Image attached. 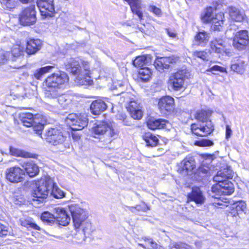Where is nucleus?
Here are the masks:
<instances>
[{"label": "nucleus", "instance_id": "obj_33", "mask_svg": "<svg viewBox=\"0 0 249 249\" xmlns=\"http://www.w3.org/2000/svg\"><path fill=\"white\" fill-rule=\"evenodd\" d=\"M50 187V194L54 198L60 199L65 197V193L60 190L53 180V184Z\"/></svg>", "mask_w": 249, "mask_h": 249}, {"label": "nucleus", "instance_id": "obj_24", "mask_svg": "<svg viewBox=\"0 0 249 249\" xmlns=\"http://www.w3.org/2000/svg\"><path fill=\"white\" fill-rule=\"evenodd\" d=\"M22 167L26 174L31 178L38 175L39 172L38 166L33 161L25 162L22 165Z\"/></svg>", "mask_w": 249, "mask_h": 249}, {"label": "nucleus", "instance_id": "obj_50", "mask_svg": "<svg viewBox=\"0 0 249 249\" xmlns=\"http://www.w3.org/2000/svg\"><path fill=\"white\" fill-rule=\"evenodd\" d=\"M134 209H136L138 211L146 212L150 209L145 203L143 202L141 204L137 205L135 207H131L129 209L132 212H134Z\"/></svg>", "mask_w": 249, "mask_h": 249}, {"label": "nucleus", "instance_id": "obj_2", "mask_svg": "<svg viewBox=\"0 0 249 249\" xmlns=\"http://www.w3.org/2000/svg\"><path fill=\"white\" fill-rule=\"evenodd\" d=\"M71 213L74 226L76 229H79L83 233L81 238L76 241L77 243H81L85 241L87 235H89L93 231L90 221L87 219V212L78 205H71L70 207Z\"/></svg>", "mask_w": 249, "mask_h": 249}, {"label": "nucleus", "instance_id": "obj_36", "mask_svg": "<svg viewBox=\"0 0 249 249\" xmlns=\"http://www.w3.org/2000/svg\"><path fill=\"white\" fill-rule=\"evenodd\" d=\"M130 7L132 13L136 15L140 20L142 19L143 17V13L142 12L141 0H140L136 3L131 4Z\"/></svg>", "mask_w": 249, "mask_h": 249}, {"label": "nucleus", "instance_id": "obj_47", "mask_svg": "<svg viewBox=\"0 0 249 249\" xmlns=\"http://www.w3.org/2000/svg\"><path fill=\"white\" fill-rule=\"evenodd\" d=\"M128 111L131 117L134 119L140 120L142 118L143 115L141 108H136L134 109L133 111H132V110Z\"/></svg>", "mask_w": 249, "mask_h": 249}, {"label": "nucleus", "instance_id": "obj_4", "mask_svg": "<svg viewBox=\"0 0 249 249\" xmlns=\"http://www.w3.org/2000/svg\"><path fill=\"white\" fill-rule=\"evenodd\" d=\"M92 130L95 134L103 136L105 139L103 142L106 144L110 143L118 135V131L112 123L103 122L94 127Z\"/></svg>", "mask_w": 249, "mask_h": 249}, {"label": "nucleus", "instance_id": "obj_1", "mask_svg": "<svg viewBox=\"0 0 249 249\" xmlns=\"http://www.w3.org/2000/svg\"><path fill=\"white\" fill-rule=\"evenodd\" d=\"M65 67L68 71L76 76L75 82L77 84L87 85L91 84L90 71L88 62H79L73 58H70L65 61Z\"/></svg>", "mask_w": 249, "mask_h": 249}, {"label": "nucleus", "instance_id": "obj_3", "mask_svg": "<svg viewBox=\"0 0 249 249\" xmlns=\"http://www.w3.org/2000/svg\"><path fill=\"white\" fill-rule=\"evenodd\" d=\"M69 81L68 75L64 71L53 73L45 80V91L60 90L68 84Z\"/></svg>", "mask_w": 249, "mask_h": 249}, {"label": "nucleus", "instance_id": "obj_51", "mask_svg": "<svg viewBox=\"0 0 249 249\" xmlns=\"http://www.w3.org/2000/svg\"><path fill=\"white\" fill-rule=\"evenodd\" d=\"M31 126L33 127L34 131L38 135H41L42 134V131L44 128V125L42 124L39 122H37L36 121V123L34 124L33 125Z\"/></svg>", "mask_w": 249, "mask_h": 249}, {"label": "nucleus", "instance_id": "obj_52", "mask_svg": "<svg viewBox=\"0 0 249 249\" xmlns=\"http://www.w3.org/2000/svg\"><path fill=\"white\" fill-rule=\"evenodd\" d=\"M143 240L145 241H147L150 245L151 248L150 249H163V248L161 246L158 245L153 241V239L151 238L144 237Z\"/></svg>", "mask_w": 249, "mask_h": 249}, {"label": "nucleus", "instance_id": "obj_41", "mask_svg": "<svg viewBox=\"0 0 249 249\" xmlns=\"http://www.w3.org/2000/svg\"><path fill=\"white\" fill-rule=\"evenodd\" d=\"M193 56L195 59L199 58L203 61H208L209 52L206 51H194L193 52Z\"/></svg>", "mask_w": 249, "mask_h": 249}, {"label": "nucleus", "instance_id": "obj_64", "mask_svg": "<svg viewBox=\"0 0 249 249\" xmlns=\"http://www.w3.org/2000/svg\"><path fill=\"white\" fill-rule=\"evenodd\" d=\"M238 29L237 25H235L234 23H231L230 25L229 30H236Z\"/></svg>", "mask_w": 249, "mask_h": 249}, {"label": "nucleus", "instance_id": "obj_40", "mask_svg": "<svg viewBox=\"0 0 249 249\" xmlns=\"http://www.w3.org/2000/svg\"><path fill=\"white\" fill-rule=\"evenodd\" d=\"M151 75L150 69L148 68H141L139 71V77L144 82L147 81Z\"/></svg>", "mask_w": 249, "mask_h": 249}, {"label": "nucleus", "instance_id": "obj_25", "mask_svg": "<svg viewBox=\"0 0 249 249\" xmlns=\"http://www.w3.org/2000/svg\"><path fill=\"white\" fill-rule=\"evenodd\" d=\"M42 45V41L40 39H30L27 43V53L29 54L35 53L40 49Z\"/></svg>", "mask_w": 249, "mask_h": 249}, {"label": "nucleus", "instance_id": "obj_38", "mask_svg": "<svg viewBox=\"0 0 249 249\" xmlns=\"http://www.w3.org/2000/svg\"><path fill=\"white\" fill-rule=\"evenodd\" d=\"M10 152L12 155L16 157H20L25 158L31 157V154L30 153L13 147H10Z\"/></svg>", "mask_w": 249, "mask_h": 249}, {"label": "nucleus", "instance_id": "obj_56", "mask_svg": "<svg viewBox=\"0 0 249 249\" xmlns=\"http://www.w3.org/2000/svg\"><path fill=\"white\" fill-rule=\"evenodd\" d=\"M219 171H221V172L224 173L223 174L226 175L227 174V173H229V172H228V171H231V178H232L233 177L234 172L231 169V166H229L228 165H226L222 167Z\"/></svg>", "mask_w": 249, "mask_h": 249}, {"label": "nucleus", "instance_id": "obj_60", "mask_svg": "<svg viewBox=\"0 0 249 249\" xmlns=\"http://www.w3.org/2000/svg\"><path fill=\"white\" fill-rule=\"evenodd\" d=\"M117 116L118 119L122 120V121L125 119V118L126 117L125 114L123 113H118Z\"/></svg>", "mask_w": 249, "mask_h": 249}, {"label": "nucleus", "instance_id": "obj_26", "mask_svg": "<svg viewBox=\"0 0 249 249\" xmlns=\"http://www.w3.org/2000/svg\"><path fill=\"white\" fill-rule=\"evenodd\" d=\"M168 123V122L166 120L151 118L147 121V125L149 129L155 130L165 127Z\"/></svg>", "mask_w": 249, "mask_h": 249}, {"label": "nucleus", "instance_id": "obj_55", "mask_svg": "<svg viewBox=\"0 0 249 249\" xmlns=\"http://www.w3.org/2000/svg\"><path fill=\"white\" fill-rule=\"evenodd\" d=\"M149 10L153 13L155 15L157 16H161V15H162V12H161V10L156 7L155 6H154V5H151L149 6Z\"/></svg>", "mask_w": 249, "mask_h": 249}, {"label": "nucleus", "instance_id": "obj_14", "mask_svg": "<svg viewBox=\"0 0 249 249\" xmlns=\"http://www.w3.org/2000/svg\"><path fill=\"white\" fill-rule=\"evenodd\" d=\"M185 79V72L183 71H178L170 76L168 85L174 90H180L184 88Z\"/></svg>", "mask_w": 249, "mask_h": 249}, {"label": "nucleus", "instance_id": "obj_39", "mask_svg": "<svg viewBox=\"0 0 249 249\" xmlns=\"http://www.w3.org/2000/svg\"><path fill=\"white\" fill-rule=\"evenodd\" d=\"M53 68V66H47L36 70L34 72V76L36 79L39 80L43 75L49 72Z\"/></svg>", "mask_w": 249, "mask_h": 249}, {"label": "nucleus", "instance_id": "obj_11", "mask_svg": "<svg viewBox=\"0 0 249 249\" xmlns=\"http://www.w3.org/2000/svg\"><path fill=\"white\" fill-rule=\"evenodd\" d=\"M193 134L200 137H206L211 134L214 130V125L212 121L206 123H194L191 126Z\"/></svg>", "mask_w": 249, "mask_h": 249}, {"label": "nucleus", "instance_id": "obj_17", "mask_svg": "<svg viewBox=\"0 0 249 249\" xmlns=\"http://www.w3.org/2000/svg\"><path fill=\"white\" fill-rule=\"evenodd\" d=\"M248 32H236L233 39V47L239 51L245 50L249 45Z\"/></svg>", "mask_w": 249, "mask_h": 249}, {"label": "nucleus", "instance_id": "obj_13", "mask_svg": "<svg viewBox=\"0 0 249 249\" xmlns=\"http://www.w3.org/2000/svg\"><path fill=\"white\" fill-rule=\"evenodd\" d=\"M6 178L11 182L18 183L24 180V171L18 166L10 167L6 169Z\"/></svg>", "mask_w": 249, "mask_h": 249}, {"label": "nucleus", "instance_id": "obj_46", "mask_svg": "<svg viewBox=\"0 0 249 249\" xmlns=\"http://www.w3.org/2000/svg\"><path fill=\"white\" fill-rule=\"evenodd\" d=\"M206 72H211L213 74H215L216 71H219L223 73H227V70L225 68L218 66V65H214L211 67L210 68L207 69L206 71Z\"/></svg>", "mask_w": 249, "mask_h": 249}, {"label": "nucleus", "instance_id": "obj_37", "mask_svg": "<svg viewBox=\"0 0 249 249\" xmlns=\"http://www.w3.org/2000/svg\"><path fill=\"white\" fill-rule=\"evenodd\" d=\"M19 223L20 225L23 227L28 228H31L35 230H40V227L37 226L33 220L31 218H27L26 219H20L19 220Z\"/></svg>", "mask_w": 249, "mask_h": 249}, {"label": "nucleus", "instance_id": "obj_21", "mask_svg": "<svg viewBox=\"0 0 249 249\" xmlns=\"http://www.w3.org/2000/svg\"><path fill=\"white\" fill-rule=\"evenodd\" d=\"M55 213V220L58 224L62 226H67L70 222L71 218L65 209L56 208L54 209Z\"/></svg>", "mask_w": 249, "mask_h": 249}, {"label": "nucleus", "instance_id": "obj_59", "mask_svg": "<svg viewBox=\"0 0 249 249\" xmlns=\"http://www.w3.org/2000/svg\"><path fill=\"white\" fill-rule=\"evenodd\" d=\"M209 171V168L206 166H202L199 168V172L203 174H207Z\"/></svg>", "mask_w": 249, "mask_h": 249}, {"label": "nucleus", "instance_id": "obj_20", "mask_svg": "<svg viewBox=\"0 0 249 249\" xmlns=\"http://www.w3.org/2000/svg\"><path fill=\"white\" fill-rule=\"evenodd\" d=\"M178 57L174 56L165 57L157 58L154 62V65L159 71L163 70L164 69L169 68L170 64L176 63L178 61Z\"/></svg>", "mask_w": 249, "mask_h": 249}, {"label": "nucleus", "instance_id": "obj_42", "mask_svg": "<svg viewBox=\"0 0 249 249\" xmlns=\"http://www.w3.org/2000/svg\"><path fill=\"white\" fill-rule=\"evenodd\" d=\"M41 220L48 224H52L55 221V215L48 212H45L42 213Z\"/></svg>", "mask_w": 249, "mask_h": 249}, {"label": "nucleus", "instance_id": "obj_16", "mask_svg": "<svg viewBox=\"0 0 249 249\" xmlns=\"http://www.w3.org/2000/svg\"><path fill=\"white\" fill-rule=\"evenodd\" d=\"M41 16L52 17L54 12L53 0H38L36 2Z\"/></svg>", "mask_w": 249, "mask_h": 249}, {"label": "nucleus", "instance_id": "obj_30", "mask_svg": "<svg viewBox=\"0 0 249 249\" xmlns=\"http://www.w3.org/2000/svg\"><path fill=\"white\" fill-rule=\"evenodd\" d=\"M21 123L26 127H30L36 123L37 119L31 113H22L20 115Z\"/></svg>", "mask_w": 249, "mask_h": 249}, {"label": "nucleus", "instance_id": "obj_32", "mask_svg": "<svg viewBox=\"0 0 249 249\" xmlns=\"http://www.w3.org/2000/svg\"><path fill=\"white\" fill-rule=\"evenodd\" d=\"M229 173L224 175L221 171H218L215 176L213 178L214 182H217L216 184H221L222 182L228 181V179L231 178V171H228Z\"/></svg>", "mask_w": 249, "mask_h": 249}, {"label": "nucleus", "instance_id": "obj_57", "mask_svg": "<svg viewBox=\"0 0 249 249\" xmlns=\"http://www.w3.org/2000/svg\"><path fill=\"white\" fill-rule=\"evenodd\" d=\"M231 134L232 130L230 126L227 125L226 127V139L229 140L231 138Z\"/></svg>", "mask_w": 249, "mask_h": 249}, {"label": "nucleus", "instance_id": "obj_62", "mask_svg": "<svg viewBox=\"0 0 249 249\" xmlns=\"http://www.w3.org/2000/svg\"><path fill=\"white\" fill-rule=\"evenodd\" d=\"M72 139L77 141H78L80 139V136L79 134L75 133H72Z\"/></svg>", "mask_w": 249, "mask_h": 249}, {"label": "nucleus", "instance_id": "obj_8", "mask_svg": "<svg viewBox=\"0 0 249 249\" xmlns=\"http://www.w3.org/2000/svg\"><path fill=\"white\" fill-rule=\"evenodd\" d=\"M233 184L230 181L222 182L221 184L213 185L209 192V195L214 198H219L221 195H230L234 192Z\"/></svg>", "mask_w": 249, "mask_h": 249}, {"label": "nucleus", "instance_id": "obj_45", "mask_svg": "<svg viewBox=\"0 0 249 249\" xmlns=\"http://www.w3.org/2000/svg\"><path fill=\"white\" fill-rule=\"evenodd\" d=\"M0 2L4 8L12 9L16 5V0H0Z\"/></svg>", "mask_w": 249, "mask_h": 249}, {"label": "nucleus", "instance_id": "obj_34", "mask_svg": "<svg viewBox=\"0 0 249 249\" xmlns=\"http://www.w3.org/2000/svg\"><path fill=\"white\" fill-rule=\"evenodd\" d=\"M211 48L213 51L216 53H222V50H224L225 46L224 45L222 40H215L212 41L210 44Z\"/></svg>", "mask_w": 249, "mask_h": 249}, {"label": "nucleus", "instance_id": "obj_44", "mask_svg": "<svg viewBox=\"0 0 249 249\" xmlns=\"http://www.w3.org/2000/svg\"><path fill=\"white\" fill-rule=\"evenodd\" d=\"M233 206L236 208L237 212H243L246 213L247 205L245 201L243 200L237 201L233 204Z\"/></svg>", "mask_w": 249, "mask_h": 249}, {"label": "nucleus", "instance_id": "obj_12", "mask_svg": "<svg viewBox=\"0 0 249 249\" xmlns=\"http://www.w3.org/2000/svg\"><path fill=\"white\" fill-rule=\"evenodd\" d=\"M20 21L24 25H30L36 21L35 6L31 5L25 8L20 15Z\"/></svg>", "mask_w": 249, "mask_h": 249}, {"label": "nucleus", "instance_id": "obj_22", "mask_svg": "<svg viewBox=\"0 0 249 249\" xmlns=\"http://www.w3.org/2000/svg\"><path fill=\"white\" fill-rule=\"evenodd\" d=\"M188 197L191 200L198 204L204 203L205 200L202 191L198 187L193 188L192 192L188 195Z\"/></svg>", "mask_w": 249, "mask_h": 249}, {"label": "nucleus", "instance_id": "obj_28", "mask_svg": "<svg viewBox=\"0 0 249 249\" xmlns=\"http://www.w3.org/2000/svg\"><path fill=\"white\" fill-rule=\"evenodd\" d=\"M152 63V56L149 54L139 56L133 61V64L136 67L141 68Z\"/></svg>", "mask_w": 249, "mask_h": 249}, {"label": "nucleus", "instance_id": "obj_58", "mask_svg": "<svg viewBox=\"0 0 249 249\" xmlns=\"http://www.w3.org/2000/svg\"><path fill=\"white\" fill-rule=\"evenodd\" d=\"M222 53H225L228 56H231L233 55V52L231 50L225 48V47H224V50H222Z\"/></svg>", "mask_w": 249, "mask_h": 249}, {"label": "nucleus", "instance_id": "obj_29", "mask_svg": "<svg viewBox=\"0 0 249 249\" xmlns=\"http://www.w3.org/2000/svg\"><path fill=\"white\" fill-rule=\"evenodd\" d=\"M212 113L210 110H198L195 115V118L198 121L197 123H206L207 121H211L209 118Z\"/></svg>", "mask_w": 249, "mask_h": 249}, {"label": "nucleus", "instance_id": "obj_9", "mask_svg": "<svg viewBox=\"0 0 249 249\" xmlns=\"http://www.w3.org/2000/svg\"><path fill=\"white\" fill-rule=\"evenodd\" d=\"M44 94L47 100L59 104L63 108H66L71 103L69 96L62 93L60 90L45 91Z\"/></svg>", "mask_w": 249, "mask_h": 249}, {"label": "nucleus", "instance_id": "obj_61", "mask_svg": "<svg viewBox=\"0 0 249 249\" xmlns=\"http://www.w3.org/2000/svg\"><path fill=\"white\" fill-rule=\"evenodd\" d=\"M82 235H83V233H80V231L79 230L78 233L76 234L75 235V236L74 237V240L73 241V242H74L75 243H77L76 242V241H78V240L81 239Z\"/></svg>", "mask_w": 249, "mask_h": 249}, {"label": "nucleus", "instance_id": "obj_6", "mask_svg": "<svg viewBox=\"0 0 249 249\" xmlns=\"http://www.w3.org/2000/svg\"><path fill=\"white\" fill-rule=\"evenodd\" d=\"M53 184V179L50 178H47L45 179H42L36 185V188L33 194L34 201L42 202L46 198L50 192V187Z\"/></svg>", "mask_w": 249, "mask_h": 249}, {"label": "nucleus", "instance_id": "obj_48", "mask_svg": "<svg viewBox=\"0 0 249 249\" xmlns=\"http://www.w3.org/2000/svg\"><path fill=\"white\" fill-rule=\"evenodd\" d=\"M125 102H128L129 104L128 106L127 107V108L128 111L132 110L133 111L134 109H138V108H141L140 104H138L134 100H131L130 101L127 100V98L125 99Z\"/></svg>", "mask_w": 249, "mask_h": 249}, {"label": "nucleus", "instance_id": "obj_35", "mask_svg": "<svg viewBox=\"0 0 249 249\" xmlns=\"http://www.w3.org/2000/svg\"><path fill=\"white\" fill-rule=\"evenodd\" d=\"M143 138L146 143L147 145L149 146H156L159 142L158 138L155 136L150 133H146L143 136Z\"/></svg>", "mask_w": 249, "mask_h": 249}, {"label": "nucleus", "instance_id": "obj_43", "mask_svg": "<svg viewBox=\"0 0 249 249\" xmlns=\"http://www.w3.org/2000/svg\"><path fill=\"white\" fill-rule=\"evenodd\" d=\"M24 48L23 46L19 45H15L12 49V53L15 57H18L21 55L23 52Z\"/></svg>", "mask_w": 249, "mask_h": 249}, {"label": "nucleus", "instance_id": "obj_7", "mask_svg": "<svg viewBox=\"0 0 249 249\" xmlns=\"http://www.w3.org/2000/svg\"><path fill=\"white\" fill-rule=\"evenodd\" d=\"M44 139L50 144L56 146L61 145L65 141L66 137L60 128H50L45 131Z\"/></svg>", "mask_w": 249, "mask_h": 249}, {"label": "nucleus", "instance_id": "obj_63", "mask_svg": "<svg viewBox=\"0 0 249 249\" xmlns=\"http://www.w3.org/2000/svg\"><path fill=\"white\" fill-rule=\"evenodd\" d=\"M124 124L125 125H128V126H130L131 125V121L129 120V119L128 118H127V117L125 118V119H124L123 121Z\"/></svg>", "mask_w": 249, "mask_h": 249}, {"label": "nucleus", "instance_id": "obj_53", "mask_svg": "<svg viewBox=\"0 0 249 249\" xmlns=\"http://www.w3.org/2000/svg\"><path fill=\"white\" fill-rule=\"evenodd\" d=\"M171 249H192L191 247L183 243H175Z\"/></svg>", "mask_w": 249, "mask_h": 249}, {"label": "nucleus", "instance_id": "obj_19", "mask_svg": "<svg viewBox=\"0 0 249 249\" xmlns=\"http://www.w3.org/2000/svg\"><path fill=\"white\" fill-rule=\"evenodd\" d=\"M247 66L248 63L241 57H234L231 61V70L238 74H243L246 71Z\"/></svg>", "mask_w": 249, "mask_h": 249}, {"label": "nucleus", "instance_id": "obj_49", "mask_svg": "<svg viewBox=\"0 0 249 249\" xmlns=\"http://www.w3.org/2000/svg\"><path fill=\"white\" fill-rule=\"evenodd\" d=\"M195 145L199 146H210L213 145V142L207 139H202L200 141H197L195 142Z\"/></svg>", "mask_w": 249, "mask_h": 249}, {"label": "nucleus", "instance_id": "obj_23", "mask_svg": "<svg viewBox=\"0 0 249 249\" xmlns=\"http://www.w3.org/2000/svg\"><path fill=\"white\" fill-rule=\"evenodd\" d=\"M107 107V105L104 101L101 100H95L90 105V110L92 114L98 115L105 111Z\"/></svg>", "mask_w": 249, "mask_h": 249}, {"label": "nucleus", "instance_id": "obj_27", "mask_svg": "<svg viewBox=\"0 0 249 249\" xmlns=\"http://www.w3.org/2000/svg\"><path fill=\"white\" fill-rule=\"evenodd\" d=\"M229 13L230 18L233 21L241 22L244 19L245 16L244 12L236 7H230L229 8Z\"/></svg>", "mask_w": 249, "mask_h": 249}, {"label": "nucleus", "instance_id": "obj_5", "mask_svg": "<svg viewBox=\"0 0 249 249\" xmlns=\"http://www.w3.org/2000/svg\"><path fill=\"white\" fill-rule=\"evenodd\" d=\"M215 11L211 7L207 8L201 15V18L204 23H212V28L214 31H219L223 24L224 14L222 12L216 14Z\"/></svg>", "mask_w": 249, "mask_h": 249}, {"label": "nucleus", "instance_id": "obj_31", "mask_svg": "<svg viewBox=\"0 0 249 249\" xmlns=\"http://www.w3.org/2000/svg\"><path fill=\"white\" fill-rule=\"evenodd\" d=\"M210 38L209 34L207 32H198L195 37V42L197 45L204 46Z\"/></svg>", "mask_w": 249, "mask_h": 249}, {"label": "nucleus", "instance_id": "obj_54", "mask_svg": "<svg viewBox=\"0 0 249 249\" xmlns=\"http://www.w3.org/2000/svg\"><path fill=\"white\" fill-rule=\"evenodd\" d=\"M10 233L9 228L0 223V236H6Z\"/></svg>", "mask_w": 249, "mask_h": 249}, {"label": "nucleus", "instance_id": "obj_10", "mask_svg": "<svg viewBox=\"0 0 249 249\" xmlns=\"http://www.w3.org/2000/svg\"><path fill=\"white\" fill-rule=\"evenodd\" d=\"M65 121L73 130H81L88 124L86 116L81 114H70L66 118Z\"/></svg>", "mask_w": 249, "mask_h": 249}, {"label": "nucleus", "instance_id": "obj_15", "mask_svg": "<svg viewBox=\"0 0 249 249\" xmlns=\"http://www.w3.org/2000/svg\"><path fill=\"white\" fill-rule=\"evenodd\" d=\"M196 167L194 158L192 156H187L178 164V172L183 176L191 174Z\"/></svg>", "mask_w": 249, "mask_h": 249}, {"label": "nucleus", "instance_id": "obj_18", "mask_svg": "<svg viewBox=\"0 0 249 249\" xmlns=\"http://www.w3.org/2000/svg\"><path fill=\"white\" fill-rule=\"evenodd\" d=\"M158 107L161 114L167 115L174 109V99L169 96L162 97L159 101Z\"/></svg>", "mask_w": 249, "mask_h": 249}]
</instances>
